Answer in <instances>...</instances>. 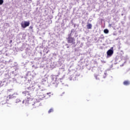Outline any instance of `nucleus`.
Instances as JSON below:
<instances>
[{
	"mask_svg": "<svg viewBox=\"0 0 130 130\" xmlns=\"http://www.w3.org/2000/svg\"><path fill=\"white\" fill-rule=\"evenodd\" d=\"M22 94L23 96H26V98L22 102L23 104H25V105H29L31 109L39 106V103H38L37 100L33 98L29 91H23Z\"/></svg>",
	"mask_w": 130,
	"mask_h": 130,
	"instance_id": "f257e3e1",
	"label": "nucleus"
},
{
	"mask_svg": "<svg viewBox=\"0 0 130 130\" xmlns=\"http://www.w3.org/2000/svg\"><path fill=\"white\" fill-rule=\"evenodd\" d=\"M71 34L69 35V37L67 38V40L68 41V43H72V44H75V38H72V37H71Z\"/></svg>",
	"mask_w": 130,
	"mask_h": 130,
	"instance_id": "f03ea898",
	"label": "nucleus"
},
{
	"mask_svg": "<svg viewBox=\"0 0 130 130\" xmlns=\"http://www.w3.org/2000/svg\"><path fill=\"white\" fill-rule=\"evenodd\" d=\"M30 25V22L29 21H24L22 22L21 23V26L22 28H26V27H28Z\"/></svg>",
	"mask_w": 130,
	"mask_h": 130,
	"instance_id": "7ed1b4c3",
	"label": "nucleus"
},
{
	"mask_svg": "<svg viewBox=\"0 0 130 130\" xmlns=\"http://www.w3.org/2000/svg\"><path fill=\"white\" fill-rule=\"evenodd\" d=\"M113 47L111 48V49H109L107 52V56H112V54H113Z\"/></svg>",
	"mask_w": 130,
	"mask_h": 130,
	"instance_id": "20e7f679",
	"label": "nucleus"
},
{
	"mask_svg": "<svg viewBox=\"0 0 130 130\" xmlns=\"http://www.w3.org/2000/svg\"><path fill=\"white\" fill-rule=\"evenodd\" d=\"M17 97V94L14 93L12 95H9L7 97V100H10V99H14V98H16Z\"/></svg>",
	"mask_w": 130,
	"mask_h": 130,
	"instance_id": "39448f33",
	"label": "nucleus"
},
{
	"mask_svg": "<svg viewBox=\"0 0 130 130\" xmlns=\"http://www.w3.org/2000/svg\"><path fill=\"white\" fill-rule=\"evenodd\" d=\"M123 85H124L125 86H128V85H129V81L126 80L124 81Z\"/></svg>",
	"mask_w": 130,
	"mask_h": 130,
	"instance_id": "423d86ee",
	"label": "nucleus"
},
{
	"mask_svg": "<svg viewBox=\"0 0 130 130\" xmlns=\"http://www.w3.org/2000/svg\"><path fill=\"white\" fill-rule=\"evenodd\" d=\"M87 29H92V24L91 23H88L86 25Z\"/></svg>",
	"mask_w": 130,
	"mask_h": 130,
	"instance_id": "0eeeda50",
	"label": "nucleus"
},
{
	"mask_svg": "<svg viewBox=\"0 0 130 130\" xmlns=\"http://www.w3.org/2000/svg\"><path fill=\"white\" fill-rule=\"evenodd\" d=\"M104 33L105 34H108V33H109V30H108L107 29H105L104 30Z\"/></svg>",
	"mask_w": 130,
	"mask_h": 130,
	"instance_id": "6e6552de",
	"label": "nucleus"
},
{
	"mask_svg": "<svg viewBox=\"0 0 130 130\" xmlns=\"http://www.w3.org/2000/svg\"><path fill=\"white\" fill-rule=\"evenodd\" d=\"M51 112H53V109H50L48 111V113H51Z\"/></svg>",
	"mask_w": 130,
	"mask_h": 130,
	"instance_id": "1a4fd4ad",
	"label": "nucleus"
},
{
	"mask_svg": "<svg viewBox=\"0 0 130 130\" xmlns=\"http://www.w3.org/2000/svg\"><path fill=\"white\" fill-rule=\"evenodd\" d=\"M4 4V0H0V5H3Z\"/></svg>",
	"mask_w": 130,
	"mask_h": 130,
	"instance_id": "9d476101",
	"label": "nucleus"
},
{
	"mask_svg": "<svg viewBox=\"0 0 130 130\" xmlns=\"http://www.w3.org/2000/svg\"><path fill=\"white\" fill-rule=\"evenodd\" d=\"M21 101L20 100H19V99H18V101H17V102H16L17 103H18V102H20Z\"/></svg>",
	"mask_w": 130,
	"mask_h": 130,
	"instance_id": "9b49d317",
	"label": "nucleus"
},
{
	"mask_svg": "<svg viewBox=\"0 0 130 130\" xmlns=\"http://www.w3.org/2000/svg\"><path fill=\"white\" fill-rule=\"evenodd\" d=\"M13 42V41L11 40L10 41V43H12Z\"/></svg>",
	"mask_w": 130,
	"mask_h": 130,
	"instance_id": "f8f14e48",
	"label": "nucleus"
}]
</instances>
